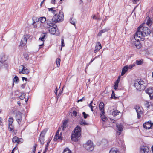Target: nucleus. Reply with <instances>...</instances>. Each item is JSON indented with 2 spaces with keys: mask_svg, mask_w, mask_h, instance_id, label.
Returning a JSON list of instances; mask_svg holds the SVG:
<instances>
[{
  "mask_svg": "<svg viewBox=\"0 0 153 153\" xmlns=\"http://www.w3.org/2000/svg\"><path fill=\"white\" fill-rule=\"evenodd\" d=\"M47 130L46 129H44L43 130L40 134V137H44L45 134L47 132Z\"/></svg>",
  "mask_w": 153,
  "mask_h": 153,
  "instance_id": "72a5a7b5",
  "label": "nucleus"
},
{
  "mask_svg": "<svg viewBox=\"0 0 153 153\" xmlns=\"http://www.w3.org/2000/svg\"><path fill=\"white\" fill-rule=\"evenodd\" d=\"M77 112L76 111H75V110L74 111L73 110V112H72V115L74 116H76L77 115Z\"/></svg>",
  "mask_w": 153,
  "mask_h": 153,
  "instance_id": "603ef678",
  "label": "nucleus"
},
{
  "mask_svg": "<svg viewBox=\"0 0 153 153\" xmlns=\"http://www.w3.org/2000/svg\"><path fill=\"white\" fill-rule=\"evenodd\" d=\"M22 80L23 81H24V80L26 81H27V79L26 78H25V77H23L22 78Z\"/></svg>",
  "mask_w": 153,
  "mask_h": 153,
  "instance_id": "e2e57ef3",
  "label": "nucleus"
},
{
  "mask_svg": "<svg viewBox=\"0 0 153 153\" xmlns=\"http://www.w3.org/2000/svg\"><path fill=\"white\" fill-rule=\"evenodd\" d=\"M63 153H71V151L68 148H67L64 150Z\"/></svg>",
  "mask_w": 153,
  "mask_h": 153,
  "instance_id": "c03bdc74",
  "label": "nucleus"
},
{
  "mask_svg": "<svg viewBox=\"0 0 153 153\" xmlns=\"http://www.w3.org/2000/svg\"><path fill=\"white\" fill-rule=\"evenodd\" d=\"M143 62V61L141 60H137L136 61L134 62L135 65H141Z\"/></svg>",
  "mask_w": 153,
  "mask_h": 153,
  "instance_id": "7c9ffc66",
  "label": "nucleus"
},
{
  "mask_svg": "<svg viewBox=\"0 0 153 153\" xmlns=\"http://www.w3.org/2000/svg\"><path fill=\"white\" fill-rule=\"evenodd\" d=\"M81 128L77 126L76 127L72 133L71 139L72 140L76 142L78 140V138L81 135Z\"/></svg>",
  "mask_w": 153,
  "mask_h": 153,
  "instance_id": "7ed1b4c3",
  "label": "nucleus"
},
{
  "mask_svg": "<svg viewBox=\"0 0 153 153\" xmlns=\"http://www.w3.org/2000/svg\"><path fill=\"white\" fill-rule=\"evenodd\" d=\"M120 76H119L117 79L114 83V89L115 90H116L117 88L118 83L120 80Z\"/></svg>",
  "mask_w": 153,
  "mask_h": 153,
  "instance_id": "4be33fe9",
  "label": "nucleus"
},
{
  "mask_svg": "<svg viewBox=\"0 0 153 153\" xmlns=\"http://www.w3.org/2000/svg\"><path fill=\"white\" fill-rule=\"evenodd\" d=\"M38 23V22H36L35 21H33V27L34 28H36L37 27V24Z\"/></svg>",
  "mask_w": 153,
  "mask_h": 153,
  "instance_id": "49530a36",
  "label": "nucleus"
},
{
  "mask_svg": "<svg viewBox=\"0 0 153 153\" xmlns=\"http://www.w3.org/2000/svg\"><path fill=\"white\" fill-rule=\"evenodd\" d=\"M153 123L151 121L145 122L143 125V127L145 128L148 129H151Z\"/></svg>",
  "mask_w": 153,
  "mask_h": 153,
  "instance_id": "9d476101",
  "label": "nucleus"
},
{
  "mask_svg": "<svg viewBox=\"0 0 153 153\" xmlns=\"http://www.w3.org/2000/svg\"><path fill=\"white\" fill-rule=\"evenodd\" d=\"M39 140L41 144L42 145H43L44 143V137H40L39 138Z\"/></svg>",
  "mask_w": 153,
  "mask_h": 153,
  "instance_id": "4c0bfd02",
  "label": "nucleus"
},
{
  "mask_svg": "<svg viewBox=\"0 0 153 153\" xmlns=\"http://www.w3.org/2000/svg\"><path fill=\"white\" fill-rule=\"evenodd\" d=\"M63 37H62L61 39V50L62 49V47H64L65 46V44L64 43V40L63 39Z\"/></svg>",
  "mask_w": 153,
  "mask_h": 153,
  "instance_id": "a18cd8bd",
  "label": "nucleus"
},
{
  "mask_svg": "<svg viewBox=\"0 0 153 153\" xmlns=\"http://www.w3.org/2000/svg\"><path fill=\"white\" fill-rule=\"evenodd\" d=\"M13 80V82L16 84H17L19 82V79L18 77L17 76H15L14 79Z\"/></svg>",
  "mask_w": 153,
  "mask_h": 153,
  "instance_id": "f704fd0d",
  "label": "nucleus"
},
{
  "mask_svg": "<svg viewBox=\"0 0 153 153\" xmlns=\"http://www.w3.org/2000/svg\"><path fill=\"white\" fill-rule=\"evenodd\" d=\"M67 120H65L63 123V125L62 126V130L63 131L67 126Z\"/></svg>",
  "mask_w": 153,
  "mask_h": 153,
  "instance_id": "393cba45",
  "label": "nucleus"
},
{
  "mask_svg": "<svg viewBox=\"0 0 153 153\" xmlns=\"http://www.w3.org/2000/svg\"><path fill=\"white\" fill-rule=\"evenodd\" d=\"M146 19V24H147L148 26L151 25L152 24V22L150 18L149 17H147Z\"/></svg>",
  "mask_w": 153,
  "mask_h": 153,
  "instance_id": "bb28decb",
  "label": "nucleus"
},
{
  "mask_svg": "<svg viewBox=\"0 0 153 153\" xmlns=\"http://www.w3.org/2000/svg\"><path fill=\"white\" fill-rule=\"evenodd\" d=\"M61 60L60 59L57 58L56 60V64L57 67H59L60 65V62Z\"/></svg>",
  "mask_w": 153,
  "mask_h": 153,
  "instance_id": "a19ab883",
  "label": "nucleus"
},
{
  "mask_svg": "<svg viewBox=\"0 0 153 153\" xmlns=\"http://www.w3.org/2000/svg\"><path fill=\"white\" fill-rule=\"evenodd\" d=\"M135 109L137 113V117L139 119L141 117V115L142 114L143 112L142 110L139 106L137 105L135 107Z\"/></svg>",
  "mask_w": 153,
  "mask_h": 153,
  "instance_id": "1a4fd4ad",
  "label": "nucleus"
},
{
  "mask_svg": "<svg viewBox=\"0 0 153 153\" xmlns=\"http://www.w3.org/2000/svg\"><path fill=\"white\" fill-rule=\"evenodd\" d=\"M62 92H63V90H60V91H59V92L58 94V95H57V98H58L60 96V95L62 94Z\"/></svg>",
  "mask_w": 153,
  "mask_h": 153,
  "instance_id": "8fccbe9b",
  "label": "nucleus"
},
{
  "mask_svg": "<svg viewBox=\"0 0 153 153\" xmlns=\"http://www.w3.org/2000/svg\"><path fill=\"white\" fill-rule=\"evenodd\" d=\"M151 33L150 30L148 27H143L141 25L138 27L137 32L135 33V37L141 38V40L143 41L145 39H147L148 36Z\"/></svg>",
  "mask_w": 153,
  "mask_h": 153,
  "instance_id": "f257e3e1",
  "label": "nucleus"
},
{
  "mask_svg": "<svg viewBox=\"0 0 153 153\" xmlns=\"http://www.w3.org/2000/svg\"><path fill=\"white\" fill-rule=\"evenodd\" d=\"M48 149V146H46L45 151L43 153H45L47 151Z\"/></svg>",
  "mask_w": 153,
  "mask_h": 153,
  "instance_id": "bf43d9fd",
  "label": "nucleus"
},
{
  "mask_svg": "<svg viewBox=\"0 0 153 153\" xmlns=\"http://www.w3.org/2000/svg\"><path fill=\"white\" fill-rule=\"evenodd\" d=\"M149 149L147 147L143 146L140 148V153H148Z\"/></svg>",
  "mask_w": 153,
  "mask_h": 153,
  "instance_id": "dca6fc26",
  "label": "nucleus"
},
{
  "mask_svg": "<svg viewBox=\"0 0 153 153\" xmlns=\"http://www.w3.org/2000/svg\"><path fill=\"white\" fill-rule=\"evenodd\" d=\"M84 147L86 150L92 151L94 150V146L93 145V142L89 140L85 144Z\"/></svg>",
  "mask_w": 153,
  "mask_h": 153,
  "instance_id": "39448f33",
  "label": "nucleus"
},
{
  "mask_svg": "<svg viewBox=\"0 0 153 153\" xmlns=\"http://www.w3.org/2000/svg\"><path fill=\"white\" fill-rule=\"evenodd\" d=\"M55 0H51V3L53 4H55Z\"/></svg>",
  "mask_w": 153,
  "mask_h": 153,
  "instance_id": "69168bd1",
  "label": "nucleus"
},
{
  "mask_svg": "<svg viewBox=\"0 0 153 153\" xmlns=\"http://www.w3.org/2000/svg\"><path fill=\"white\" fill-rule=\"evenodd\" d=\"M128 69V66L126 65L124 66L123 68L122 69L121 75L122 76L123 75L125 74V73L127 72Z\"/></svg>",
  "mask_w": 153,
  "mask_h": 153,
  "instance_id": "a211bd4d",
  "label": "nucleus"
},
{
  "mask_svg": "<svg viewBox=\"0 0 153 153\" xmlns=\"http://www.w3.org/2000/svg\"><path fill=\"white\" fill-rule=\"evenodd\" d=\"M104 104L102 102H100L99 105V108L100 112L102 113H104Z\"/></svg>",
  "mask_w": 153,
  "mask_h": 153,
  "instance_id": "f3484780",
  "label": "nucleus"
},
{
  "mask_svg": "<svg viewBox=\"0 0 153 153\" xmlns=\"http://www.w3.org/2000/svg\"><path fill=\"white\" fill-rule=\"evenodd\" d=\"M85 100V98L84 97H83L82 99H81L80 100H78L77 101V102H80V101H83V100Z\"/></svg>",
  "mask_w": 153,
  "mask_h": 153,
  "instance_id": "5fc2aeb1",
  "label": "nucleus"
},
{
  "mask_svg": "<svg viewBox=\"0 0 153 153\" xmlns=\"http://www.w3.org/2000/svg\"><path fill=\"white\" fill-rule=\"evenodd\" d=\"M139 1V0H133V2L134 4H136L137 3V2Z\"/></svg>",
  "mask_w": 153,
  "mask_h": 153,
  "instance_id": "4d7b16f0",
  "label": "nucleus"
},
{
  "mask_svg": "<svg viewBox=\"0 0 153 153\" xmlns=\"http://www.w3.org/2000/svg\"><path fill=\"white\" fill-rule=\"evenodd\" d=\"M135 35L134 36V38L133 39V44L138 49H139L141 48V45L140 42V39L141 40V38L135 37Z\"/></svg>",
  "mask_w": 153,
  "mask_h": 153,
  "instance_id": "423d86ee",
  "label": "nucleus"
},
{
  "mask_svg": "<svg viewBox=\"0 0 153 153\" xmlns=\"http://www.w3.org/2000/svg\"><path fill=\"white\" fill-rule=\"evenodd\" d=\"M47 24L50 26H52L55 25V23H57L54 21L53 17L52 19H48L46 20Z\"/></svg>",
  "mask_w": 153,
  "mask_h": 153,
  "instance_id": "4468645a",
  "label": "nucleus"
},
{
  "mask_svg": "<svg viewBox=\"0 0 153 153\" xmlns=\"http://www.w3.org/2000/svg\"><path fill=\"white\" fill-rule=\"evenodd\" d=\"M134 85L137 90L141 91L145 89L146 84L143 80L138 79L134 81Z\"/></svg>",
  "mask_w": 153,
  "mask_h": 153,
  "instance_id": "20e7f679",
  "label": "nucleus"
},
{
  "mask_svg": "<svg viewBox=\"0 0 153 153\" xmlns=\"http://www.w3.org/2000/svg\"><path fill=\"white\" fill-rule=\"evenodd\" d=\"M61 128H59L58 131L56 132V135L55 136L54 139V141H56L58 139L62 140V132L59 133V131H60Z\"/></svg>",
  "mask_w": 153,
  "mask_h": 153,
  "instance_id": "6e6552de",
  "label": "nucleus"
},
{
  "mask_svg": "<svg viewBox=\"0 0 153 153\" xmlns=\"http://www.w3.org/2000/svg\"><path fill=\"white\" fill-rule=\"evenodd\" d=\"M102 48V46L101 43L100 42H97L96 44V51L97 50L98 51L99 50Z\"/></svg>",
  "mask_w": 153,
  "mask_h": 153,
  "instance_id": "473e14b6",
  "label": "nucleus"
},
{
  "mask_svg": "<svg viewBox=\"0 0 153 153\" xmlns=\"http://www.w3.org/2000/svg\"><path fill=\"white\" fill-rule=\"evenodd\" d=\"M48 149V146H46L45 151L43 153H45L47 151Z\"/></svg>",
  "mask_w": 153,
  "mask_h": 153,
  "instance_id": "13d9d810",
  "label": "nucleus"
},
{
  "mask_svg": "<svg viewBox=\"0 0 153 153\" xmlns=\"http://www.w3.org/2000/svg\"><path fill=\"white\" fill-rule=\"evenodd\" d=\"M135 63H134L133 64L129 65L128 66V69H131L133 67L135 66Z\"/></svg>",
  "mask_w": 153,
  "mask_h": 153,
  "instance_id": "09e8293b",
  "label": "nucleus"
},
{
  "mask_svg": "<svg viewBox=\"0 0 153 153\" xmlns=\"http://www.w3.org/2000/svg\"><path fill=\"white\" fill-rule=\"evenodd\" d=\"M146 92L149 94V95L153 92V89L152 87H149L145 91Z\"/></svg>",
  "mask_w": 153,
  "mask_h": 153,
  "instance_id": "5701e85b",
  "label": "nucleus"
},
{
  "mask_svg": "<svg viewBox=\"0 0 153 153\" xmlns=\"http://www.w3.org/2000/svg\"><path fill=\"white\" fill-rule=\"evenodd\" d=\"M27 42V39L25 36H23L21 40V45L22 46H24L25 45Z\"/></svg>",
  "mask_w": 153,
  "mask_h": 153,
  "instance_id": "6ab92c4d",
  "label": "nucleus"
},
{
  "mask_svg": "<svg viewBox=\"0 0 153 153\" xmlns=\"http://www.w3.org/2000/svg\"><path fill=\"white\" fill-rule=\"evenodd\" d=\"M111 97L114 99H117L119 98L118 97L115 96V94L113 90H112V93L111 94Z\"/></svg>",
  "mask_w": 153,
  "mask_h": 153,
  "instance_id": "e433bc0d",
  "label": "nucleus"
},
{
  "mask_svg": "<svg viewBox=\"0 0 153 153\" xmlns=\"http://www.w3.org/2000/svg\"><path fill=\"white\" fill-rule=\"evenodd\" d=\"M20 141V139L16 136L14 137L12 139V142L13 143H16L18 144H19V143Z\"/></svg>",
  "mask_w": 153,
  "mask_h": 153,
  "instance_id": "b1692460",
  "label": "nucleus"
},
{
  "mask_svg": "<svg viewBox=\"0 0 153 153\" xmlns=\"http://www.w3.org/2000/svg\"><path fill=\"white\" fill-rule=\"evenodd\" d=\"M104 114L105 113H101V112H100L101 118L102 120L103 121H105L107 120V118Z\"/></svg>",
  "mask_w": 153,
  "mask_h": 153,
  "instance_id": "aec40b11",
  "label": "nucleus"
},
{
  "mask_svg": "<svg viewBox=\"0 0 153 153\" xmlns=\"http://www.w3.org/2000/svg\"><path fill=\"white\" fill-rule=\"evenodd\" d=\"M36 146V144H35V145L34 146L33 149L32 150V153H35Z\"/></svg>",
  "mask_w": 153,
  "mask_h": 153,
  "instance_id": "864d4df0",
  "label": "nucleus"
},
{
  "mask_svg": "<svg viewBox=\"0 0 153 153\" xmlns=\"http://www.w3.org/2000/svg\"><path fill=\"white\" fill-rule=\"evenodd\" d=\"M25 85H26V84H22L21 86V87L23 88H24L25 86Z\"/></svg>",
  "mask_w": 153,
  "mask_h": 153,
  "instance_id": "680f3d73",
  "label": "nucleus"
},
{
  "mask_svg": "<svg viewBox=\"0 0 153 153\" xmlns=\"http://www.w3.org/2000/svg\"><path fill=\"white\" fill-rule=\"evenodd\" d=\"M48 31L49 32L52 34L58 35L59 34L58 31L57 30L56 28L54 27H52L50 28H49Z\"/></svg>",
  "mask_w": 153,
  "mask_h": 153,
  "instance_id": "ddd939ff",
  "label": "nucleus"
},
{
  "mask_svg": "<svg viewBox=\"0 0 153 153\" xmlns=\"http://www.w3.org/2000/svg\"><path fill=\"white\" fill-rule=\"evenodd\" d=\"M109 30L108 28L104 29L101 30L98 33L97 36H100L102 35V33L108 31Z\"/></svg>",
  "mask_w": 153,
  "mask_h": 153,
  "instance_id": "412c9836",
  "label": "nucleus"
},
{
  "mask_svg": "<svg viewBox=\"0 0 153 153\" xmlns=\"http://www.w3.org/2000/svg\"><path fill=\"white\" fill-rule=\"evenodd\" d=\"M46 21V18L45 17H41L38 19V21L41 23H44Z\"/></svg>",
  "mask_w": 153,
  "mask_h": 153,
  "instance_id": "c756f323",
  "label": "nucleus"
},
{
  "mask_svg": "<svg viewBox=\"0 0 153 153\" xmlns=\"http://www.w3.org/2000/svg\"><path fill=\"white\" fill-rule=\"evenodd\" d=\"M94 105H93V101H91L90 103L89 104V106L90 107L91 110L92 111H93V108L95 107V103L94 104Z\"/></svg>",
  "mask_w": 153,
  "mask_h": 153,
  "instance_id": "c9c22d12",
  "label": "nucleus"
},
{
  "mask_svg": "<svg viewBox=\"0 0 153 153\" xmlns=\"http://www.w3.org/2000/svg\"><path fill=\"white\" fill-rule=\"evenodd\" d=\"M50 141L49 140L47 142V144L46 145V146H48H48H49V144L50 143Z\"/></svg>",
  "mask_w": 153,
  "mask_h": 153,
  "instance_id": "338daca9",
  "label": "nucleus"
},
{
  "mask_svg": "<svg viewBox=\"0 0 153 153\" xmlns=\"http://www.w3.org/2000/svg\"><path fill=\"white\" fill-rule=\"evenodd\" d=\"M107 142V141L105 140H102L101 141H98L97 144V145H105V144L103 143H106Z\"/></svg>",
  "mask_w": 153,
  "mask_h": 153,
  "instance_id": "c85d7f7f",
  "label": "nucleus"
},
{
  "mask_svg": "<svg viewBox=\"0 0 153 153\" xmlns=\"http://www.w3.org/2000/svg\"><path fill=\"white\" fill-rule=\"evenodd\" d=\"M70 23L72 25H73L75 27L76 29V19L72 18L70 20Z\"/></svg>",
  "mask_w": 153,
  "mask_h": 153,
  "instance_id": "cd10ccee",
  "label": "nucleus"
},
{
  "mask_svg": "<svg viewBox=\"0 0 153 153\" xmlns=\"http://www.w3.org/2000/svg\"><path fill=\"white\" fill-rule=\"evenodd\" d=\"M109 153H119V152L117 148H112L110 150Z\"/></svg>",
  "mask_w": 153,
  "mask_h": 153,
  "instance_id": "a878e982",
  "label": "nucleus"
},
{
  "mask_svg": "<svg viewBox=\"0 0 153 153\" xmlns=\"http://www.w3.org/2000/svg\"><path fill=\"white\" fill-rule=\"evenodd\" d=\"M82 114L83 115V117L85 119L87 117V116H88V115L87 114L84 112L82 113Z\"/></svg>",
  "mask_w": 153,
  "mask_h": 153,
  "instance_id": "3c124183",
  "label": "nucleus"
},
{
  "mask_svg": "<svg viewBox=\"0 0 153 153\" xmlns=\"http://www.w3.org/2000/svg\"><path fill=\"white\" fill-rule=\"evenodd\" d=\"M48 149V146H46L45 151L43 153H45L47 151Z\"/></svg>",
  "mask_w": 153,
  "mask_h": 153,
  "instance_id": "052dcab7",
  "label": "nucleus"
},
{
  "mask_svg": "<svg viewBox=\"0 0 153 153\" xmlns=\"http://www.w3.org/2000/svg\"><path fill=\"white\" fill-rule=\"evenodd\" d=\"M19 72L20 74H27L29 73V70L25 68L24 66L21 65L19 67Z\"/></svg>",
  "mask_w": 153,
  "mask_h": 153,
  "instance_id": "0eeeda50",
  "label": "nucleus"
},
{
  "mask_svg": "<svg viewBox=\"0 0 153 153\" xmlns=\"http://www.w3.org/2000/svg\"><path fill=\"white\" fill-rule=\"evenodd\" d=\"M8 128L9 129V131H12L13 129L14 126L12 124H8Z\"/></svg>",
  "mask_w": 153,
  "mask_h": 153,
  "instance_id": "ea45409f",
  "label": "nucleus"
},
{
  "mask_svg": "<svg viewBox=\"0 0 153 153\" xmlns=\"http://www.w3.org/2000/svg\"><path fill=\"white\" fill-rule=\"evenodd\" d=\"M24 58L27 60L29 58L28 54L27 53H24Z\"/></svg>",
  "mask_w": 153,
  "mask_h": 153,
  "instance_id": "37998d69",
  "label": "nucleus"
},
{
  "mask_svg": "<svg viewBox=\"0 0 153 153\" xmlns=\"http://www.w3.org/2000/svg\"><path fill=\"white\" fill-rule=\"evenodd\" d=\"M79 123L81 125H88V124L85 122V120H81L79 122Z\"/></svg>",
  "mask_w": 153,
  "mask_h": 153,
  "instance_id": "2f4dec72",
  "label": "nucleus"
},
{
  "mask_svg": "<svg viewBox=\"0 0 153 153\" xmlns=\"http://www.w3.org/2000/svg\"><path fill=\"white\" fill-rule=\"evenodd\" d=\"M120 113V112L117 110H115L112 113V114L113 115L116 116L119 113Z\"/></svg>",
  "mask_w": 153,
  "mask_h": 153,
  "instance_id": "79ce46f5",
  "label": "nucleus"
},
{
  "mask_svg": "<svg viewBox=\"0 0 153 153\" xmlns=\"http://www.w3.org/2000/svg\"><path fill=\"white\" fill-rule=\"evenodd\" d=\"M45 33H44L41 34V37L39 38V41H41L43 42L42 43L39 45V49L40 48H41L44 45L43 42L45 40Z\"/></svg>",
  "mask_w": 153,
  "mask_h": 153,
  "instance_id": "2eb2a0df",
  "label": "nucleus"
},
{
  "mask_svg": "<svg viewBox=\"0 0 153 153\" xmlns=\"http://www.w3.org/2000/svg\"><path fill=\"white\" fill-rule=\"evenodd\" d=\"M55 9L54 7L48 8V11L54 15L53 16L54 21L57 22L62 21L64 17L63 13L58 9Z\"/></svg>",
  "mask_w": 153,
  "mask_h": 153,
  "instance_id": "f03ea898",
  "label": "nucleus"
},
{
  "mask_svg": "<svg viewBox=\"0 0 153 153\" xmlns=\"http://www.w3.org/2000/svg\"><path fill=\"white\" fill-rule=\"evenodd\" d=\"M151 99H153V92L149 95Z\"/></svg>",
  "mask_w": 153,
  "mask_h": 153,
  "instance_id": "6e6d98bb",
  "label": "nucleus"
},
{
  "mask_svg": "<svg viewBox=\"0 0 153 153\" xmlns=\"http://www.w3.org/2000/svg\"><path fill=\"white\" fill-rule=\"evenodd\" d=\"M14 121L13 118L12 117H10L8 119L9 124H12Z\"/></svg>",
  "mask_w": 153,
  "mask_h": 153,
  "instance_id": "58836bf2",
  "label": "nucleus"
},
{
  "mask_svg": "<svg viewBox=\"0 0 153 153\" xmlns=\"http://www.w3.org/2000/svg\"><path fill=\"white\" fill-rule=\"evenodd\" d=\"M22 114L20 112H18L16 114L15 118L16 120L18 122L19 124H20L22 121Z\"/></svg>",
  "mask_w": 153,
  "mask_h": 153,
  "instance_id": "9b49d317",
  "label": "nucleus"
},
{
  "mask_svg": "<svg viewBox=\"0 0 153 153\" xmlns=\"http://www.w3.org/2000/svg\"><path fill=\"white\" fill-rule=\"evenodd\" d=\"M44 0H43L42 1H41V4H40V5L41 6H42V5L44 3Z\"/></svg>",
  "mask_w": 153,
  "mask_h": 153,
  "instance_id": "774afa93",
  "label": "nucleus"
},
{
  "mask_svg": "<svg viewBox=\"0 0 153 153\" xmlns=\"http://www.w3.org/2000/svg\"><path fill=\"white\" fill-rule=\"evenodd\" d=\"M19 98L21 100H23L25 97V94H22L20 96Z\"/></svg>",
  "mask_w": 153,
  "mask_h": 153,
  "instance_id": "de8ad7c7",
  "label": "nucleus"
},
{
  "mask_svg": "<svg viewBox=\"0 0 153 153\" xmlns=\"http://www.w3.org/2000/svg\"><path fill=\"white\" fill-rule=\"evenodd\" d=\"M57 87H56V88L55 89V94L57 95Z\"/></svg>",
  "mask_w": 153,
  "mask_h": 153,
  "instance_id": "0e129e2a",
  "label": "nucleus"
},
{
  "mask_svg": "<svg viewBox=\"0 0 153 153\" xmlns=\"http://www.w3.org/2000/svg\"><path fill=\"white\" fill-rule=\"evenodd\" d=\"M116 127L117 128L118 131L117 132V134L120 135L121 133V132L123 131V127L121 124L120 123H117L116 124Z\"/></svg>",
  "mask_w": 153,
  "mask_h": 153,
  "instance_id": "f8f14e48",
  "label": "nucleus"
}]
</instances>
